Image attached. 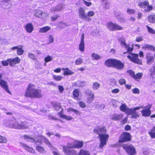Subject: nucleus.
I'll return each mask as SVG.
<instances>
[{"label":"nucleus","instance_id":"f257e3e1","mask_svg":"<svg viewBox=\"0 0 155 155\" xmlns=\"http://www.w3.org/2000/svg\"><path fill=\"white\" fill-rule=\"evenodd\" d=\"M64 139L68 143L67 146H62L64 153L66 155H78L77 153L72 148H81L83 144L82 141H78L69 136L65 137Z\"/></svg>","mask_w":155,"mask_h":155},{"label":"nucleus","instance_id":"f03ea898","mask_svg":"<svg viewBox=\"0 0 155 155\" xmlns=\"http://www.w3.org/2000/svg\"><path fill=\"white\" fill-rule=\"evenodd\" d=\"M94 132L99 134L100 142L99 147L101 149L103 148L104 146L106 145L109 137V135L106 133L105 128L97 127L94 130Z\"/></svg>","mask_w":155,"mask_h":155},{"label":"nucleus","instance_id":"7ed1b4c3","mask_svg":"<svg viewBox=\"0 0 155 155\" xmlns=\"http://www.w3.org/2000/svg\"><path fill=\"white\" fill-rule=\"evenodd\" d=\"M25 96L31 98H40L42 97V95L41 91L35 89L34 84H29L26 90Z\"/></svg>","mask_w":155,"mask_h":155},{"label":"nucleus","instance_id":"20e7f679","mask_svg":"<svg viewBox=\"0 0 155 155\" xmlns=\"http://www.w3.org/2000/svg\"><path fill=\"white\" fill-rule=\"evenodd\" d=\"M24 139L28 141L35 142L37 144H38V143L41 144L43 142H45L49 147H52L51 144L49 140L43 136H40L38 137V139L36 140V139H33L29 136L25 135L24 136Z\"/></svg>","mask_w":155,"mask_h":155},{"label":"nucleus","instance_id":"39448f33","mask_svg":"<svg viewBox=\"0 0 155 155\" xmlns=\"http://www.w3.org/2000/svg\"><path fill=\"white\" fill-rule=\"evenodd\" d=\"M106 26L109 30L111 31L121 30L123 28L118 24L111 21L107 22L106 24Z\"/></svg>","mask_w":155,"mask_h":155},{"label":"nucleus","instance_id":"423d86ee","mask_svg":"<svg viewBox=\"0 0 155 155\" xmlns=\"http://www.w3.org/2000/svg\"><path fill=\"white\" fill-rule=\"evenodd\" d=\"M138 54L132 53L130 52H129L128 55L127 56L128 58L131 61L135 63L141 64L142 61L138 58Z\"/></svg>","mask_w":155,"mask_h":155},{"label":"nucleus","instance_id":"0eeeda50","mask_svg":"<svg viewBox=\"0 0 155 155\" xmlns=\"http://www.w3.org/2000/svg\"><path fill=\"white\" fill-rule=\"evenodd\" d=\"M149 2L147 1H145L139 3L138 5L140 8H143L145 12H149L153 9V7L151 5H149Z\"/></svg>","mask_w":155,"mask_h":155},{"label":"nucleus","instance_id":"6e6552de","mask_svg":"<svg viewBox=\"0 0 155 155\" xmlns=\"http://www.w3.org/2000/svg\"><path fill=\"white\" fill-rule=\"evenodd\" d=\"M123 147L130 155H134L136 153L134 147L131 145H124Z\"/></svg>","mask_w":155,"mask_h":155},{"label":"nucleus","instance_id":"1a4fd4ad","mask_svg":"<svg viewBox=\"0 0 155 155\" xmlns=\"http://www.w3.org/2000/svg\"><path fill=\"white\" fill-rule=\"evenodd\" d=\"M151 107V105L148 104L143 108V110L141 111L142 115L145 117H147L150 116L151 114L150 109Z\"/></svg>","mask_w":155,"mask_h":155},{"label":"nucleus","instance_id":"9d476101","mask_svg":"<svg viewBox=\"0 0 155 155\" xmlns=\"http://www.w3.org/2000/svg\"><path fill=\"white\" fill-rule=\"evenodd\" d=\"M79 15L80 18L86 20L87 21L91 20V18L87 17L85 13V11L83 8H80L79 9Z\"/></svg>","mask_w":155,"mask_h":155},{"label":"nucleus","instance_id":"9b49d317","mask_svg":"<svg viewBox=\"0 0 155 155\" xmlns=\"http://www.w3.org/2000/svg\"><path fill=\"white\" fill-rule=\"evenodd\" d=\"M26 123L25 122H24L22 123V124H20L18 122H15L13 124L10 125L9 127H10L13 128L15 129H21L24 128H27L28 126H26L25 124Z\"/></svg>","mask_w":155,"mask_h":155},{"label":"nucleus","instance_id":"f8f14e48","mask_svg":"<svg viewBox=\"0 0 155 155\" xmlns=\"http://www.w3.org/2000/svg\"><path fill=\"white\" fill-rule=\"evenodd\" d=\"M130 140V134L124 132L121 135L119 141L120 142H124L129 141Z\"/></svg>","mask_w":155,"mask_h":155},{"label":"nucleus","instance_id":"ddd939ff","mask_svg":"<svg viewBox=\"0 0 155 155\" xmlns=\"http://www.w3.org/2000/svg\"><path fill=\"white\" fill-rule=\"evenodd\" d=\"M119 41L121 46L124 47L128 51L130 52L133 50V45H131L130 47L129 45L126 44L125 39L124 37L120 38L119 39Z\"/></svg>","mask_w":155,"mask_h":155},{"label":"nucleus","instance_id":"4468645a","mask_svg":"<svg viewBox=\"0 0 155 155\" xmlns=\"http://www.w3.org/2000/svg\"><path fill=\"white\" fill-rule=\"evenodd\" d=\"M124 67V64L120 61L116 59L114 68L118 70H121Z\"/></svg>","mask_w":155,"mask_h":155},{"label":"nucleus","instance_id":"2eb2a0df","mask_svg":"<svg viewBox=\"0 0 155 155\" xmlns=\"http://www.w3.org/2000/svg\"><path fill=\"white\" fill-rule=\"evenodd\" d=\"M0 85L7 92L10 93V92L8 89V86L7 83L6 81L2 79H0Z\"/></svg>","mask_w":155,"mask_h":155},{"label":"nucleus","instance_id":"dca6fc26","mask_svg":"<svg viewBox=\"0 0 155 155\" xmlns=\"http://www.w3.org/2000/svg\"><path fill=\"white\" fill-rule=\"evenodd\" d=\"M24 28L26 31L28 33L32 32L34 29L33 25L31 23H28L24 26Z\"/></svg>","mask_w":155,"mask_h":155},{"label":"nucleus","instance_id":"f3484780","mask_svg":"<svg viewBox=\"0 0 155 155\" xmlns=\"http://www.w3.org/2000/svg\"><path fill=\"white\" fill-rule=\"evenodd\" d=\"M20 144L21 147H23L26 150L29 152L33 154L35 153V151L32 148L26 145L25 144L22 143L21 142H20Z\"/></svg>","mask_w":155,"mask_h":155},{"label":"nucleus","instance_id":"a211bd4d","mask_svg":"<svg viewBox=\"0 0 155 155\" xmlns=\"http://www.w3.org/2000/svg\"><path fill=\"white\" fill-rule=\"evenodd\" d=\"M10 62V66H13L15 64H18L20 62L21 59L18 57H15L13 58H11L9 59Z\"/></svg>","mask_w":155,"mask_h":155},{"label":"nucleus","instance_id":"6ab92c4d","mask_svg":"<svg viewBox=\"0 0 155 155\" xmlns=\"http://www.w3.org/2000/svg\"><path fill=\"white\" fill-rule=\"evenodd\" d=\"M11 49L12 50H17V53L19 55L23 54L24 52V49L21 46L13 47L11 48Z\"/></svg>","mask_w":155,"mask_h":155},{"label":"nucleus","instance_id":"aec40b11","mask_svg":"<svg viewBox=\"0 0 155 155\" xmlns=\"http://www.w3.org/2000/svg\"><path fill=\"white\" fill-rule=\"evenodd\" d=\"M147 63L148 64L152 63L154 61L153 56L150 53H147L146 56Z\"/></svg>","mask_w":155,"mask_h":155},{"label":"nucleus","instance_id":"412c9836","mask_svg":"<svg viewBox=\"0 0 155 155\" xmlns=\"http://www.w3.org/2000/svg\"><path fill=\"white\" fill-rule=\"evenodd\" d=\"M115 60V59H108L105 61V64L108 67H114Z\"/></svg>","mask_w":155,"mask_h":155},{"label":"nucleus","instance_id":"4be33fe9","mask_svg":"<svg viewBox=\"0 0 155 155\" xmlns=\"http://www.w3.org/2000/svg\"><path fill=\"white\" fill-rule=\"evenodd\" d=\"M123 116V114H114L111 115L110 118L114 120H119L122 118Z\"/></svg>","mask_w":155,"mask_h":155},{"label":"nucleus","instance_id":"5701e85b","mask_svg":"<svg viewBox=\"0 0 155 155\" xmlns=\"http://www.w3.org/2000/svg\"><path fill=\"white\" fill-rule=\"evenodd\" d=\"M84 34H83L81 35V40L79 45V50L81 52H83L84 50Z\"/></svg>","mask_w":155,"mask_h":155},{"label":"nucleus","instance_id":"b1692460","mask_svg":"<svg viewBox=\"0 0 155 155\" xmlns=\"http://www.w3.org/2000/svg\"><path fill=\"white\" fill-rule=\"evenodd\" d=\"M63 4H60L55 7L52 8L51 9V12L54 13L57 11L61 10L64 9Z\"/></svg>","mask_w":155,"mask_h":155},{"label":"nucleus","instance_id":"393cba45","mask_svg":"<svg viewBox=\"0 0 155 155\" xmlns=\"http://www.w3.org/2000/svg\"><path fill=\"white\" fill-rule=\"evenodd\" d=\"M62 110L63 109H61V112L58 114V115L60 118H62L64 119L68 120H71L73 119V117L71 116L63 114L62 113Z\"/></svg>","mask_w":155,"mask_h":155},{"label":"nucleus","instance_id":"a878e982","mask_svg":"<svg viewBox=\"0 0 155 155\" xmlns=\"http://www.w3.org/2000/svg\"><path fill=\"white\" fill-rule=\"evenodd\" d=\"M120 108L121 111L124 112L127 115L130 110V108H129L125 104H122Z\"/></svg>","mask_w":155,"mask_h":155},{"label":"nucleus","instance_id":"bb28decb","mask_svg":"<svg viewBox=\"0 0 155 155\" xmlns=\"http://www.w3.org/2000/svg\"><path fill=\"white\" fill-rule=\"evenodd\" d=\"M131 110H130L127 115H131V118H137L139 117V115L137 112L136 111H133Z\"/></svg>","mask_w":155,"mask_h":155},{"label":"nucleus","instance_id":"cd10ccee","mask_svg":"<svg viewBox=\"0 0 155 155\" xmlns=\"http://www.w3.org/2000/svg\"><path fill=\"white\" fill-rule=\"evenodd\" d=\"M62 70L64 71L63 74L64 75H69L74 74V72L69 70L68 68H62Z\"/></svg>","mask_w":155,"mask_h":155},{"label":"nucleus","instance_id":"c85d7f7f","mask_svg":"<svg viewBox=\"0 0 155 155\" xmlns=\"http://www.w3.org/2000/svg\"><path fill=\"white\" fill-rule=\"evenodd\" d=\"M51 29V27L49 26H46L40 28L39 32L40 33H45Z\"/></svg>","mask_w":155,"mask_h":155},{"label":"nucleus","instance_id":"c756f323","mask_svg":"<svg viewBox=\"0 0 155 155\" xmlns=\"http://www.w3.org/2000/svg\"><path fill=\"white\" fill-rule=\"evenodd\" d=\"M142 48L145 50L152 51H154L155 50L154 47L153 46L147 44L143 45L142 47Z\"/></svg>","mask_w":155,"mask_h":155},{"label":"nucleus","instance_id":"7c9ffc66","mask_svg":"<svg viewBox=\"0 0 155 155\" xmlns=\"http://www.w3.org/2000/svg\"><path fill=\"white\" fill-rule=\"evenodd\" d=\"M35 67L38 69H41L42 68V65L41 63L38 61L36 60L35 61Z\"/></svg>","mask_w":155,"mask_h":155},{"label":"nucleus","instance_id":"2f4dec72","mask_svg":"<svg viewBox=\"0 0 155 155\" xmlns=\"http://www.w3.org/2000/svg\"><path fill=\"white\" fill-rule=\"evenodd\" d=\"M94 97V94H92L89 96L87 98V102L89 104L91 103L93 101Z\"/></svg>","mask_w":155,"mask_h":155},{"label":"nucleus","instance_id":"473e14b6","mask_svg":"<svg viewBox=\"0 0 155 155\" xmlns=\"http://www.w3.org/2000/svg\"><path fill=\"white\" fill-rule=\"evenodd\" d=\"M148 21L151 23L155 22V15H150L148 18Z\"/></svg>","mask_w":155,"mask_h":155},{"label":"nucleus","instance_id":"72a5a7b5","mask_svg":"<svg viewBox=\"0 0 155 155\" xmlns=\"http://www.w3.org/2000/svg\"><path fill=\"white\" fill-rule=\"evenodd\" d=\"M100 83L96 82L93 83L92 88L94 90H97L100 87Z\"/></svg>","mask_w":155,"mask_h":155},{"label":"nucleus","instance_id":"f704fd0d","mask_svg":"<svg viewBox=\"0 0 155 155\" xmlns=\"http://www.w3.org/2000/svg\"><path fill=\"white\" fill-rule=\"evenodd\" d=\"M149 134L152 138H155V127L149 132Z\"/></svg>","mask_w":155,"mask_h":155},{"label":"nucleus","instance_id":"c9c22d12","mask_svg":"<svg viewBox=\"0 0 155 155\" xmlns=\"http://www.w3.org/2000/svg\"><path fill=\"white\" fill-rule=\"evenodd\" d=\"M36 150L39 152L42 153H45L46 151L45 149L42 147H39L38 146H36Z\"/></svg>","mask_w":155,"mask_h":155},{"label":"nucleus","instance_id":"e433bc0d","mask_svg":"<svg viewBox=\"0 0 155 155\" xmlns=\"http://www.w3.org/2000/svg\"><path fill=\"white\" fill-rule=\"evenodd\" d=\"M102 4L106 9H108L109 6V3L107 0H102Z\"/></svg>","mask_w":155,"mask_h":155},{"label":"nucleus","instance_id":"4c0bfd02","mask_svg":"<svg viewBox=\"0 0 155 155\" xmlns=\"http://www.w3.org/2000/svg\"><path fill=\"white\" fill-rule=\"evenodd\" d=\"M54 38L53 36L51 35H49L47 39L48 43L49 44L53 42L54 41Z\"/></svg>","mask_w":155,"mask_h":155},{"label":"nucleus","instance_id":"58836bf2","mask_svg":"<svg viewBox=\"0 0 155 155\" xmlns=\"http://www.w3.org/2000/svg\"><path fill=\"white\" fill-rule=\"evenodd\" d=\"M67 111L68 112H73L76 114H80L78 110L73 109L71 107H70L69 108L68 110Z\"/></svg>","mask_w":155,"mask_h":155},{"label":"nucleus","instance_id":"ea45409f","mask_svg":"<svg viewBox=\"0 0 155 155\" xmlns=\"http://www.w3.org/2000/svg\"><path fill=\"white\" fill-rule=\"evenodd\" d=\"M91 57L93 59H95L96 60H98L100 59L101 58L100 55L95 53H93L91 54Z\"/></svg>","mask_w":155,"mask_h":155},{"label":"nucleus","instance_id":"a19ab883","mask_svg":"<svg viewBox=\"0 0 155 155\" xmlns=\"http://www.w3.org/2000/svg\"><path fill=\"white\" fill-rule=\"evenodd\" d=\"M73 95L74 97L77 99L79 95V91L78 89L74 90L73 92Z\"/></svg>","mask_w":155,"mask_h":155},{"label":"nucleus","instance_id":"79ce46f5","mask_svg":"<svg viewBox=\"0 0 155 155\" xmlns=\"http://www.w3.org/2000/svg\"><path fill=\"white\" fill-rule=\"evenodd\" d=\"M53 60V58L52 56L50 55H48L44 58V61L45 62H48L51 61Z\"/></svg>","mask_w":155,"mask_h":155},{"label":"nucleus","instance_id":"37998d69","mask_svg":"<svg viewBox=\"0 0 155 155\" xmlns=\"http://www.w3.org/2000/svg\"><path fill=\"white\" fill-rule=\"evenodd\" d=\"M54 79L57 81H61L63 78V77L59 75H56L54 74L53 75Z\"/></svg>","mask_w":155,"mask_h":155},{"label":"nucleus","instance_id":"c03bdc74","mask_svg":"<svg viewBox=\"0 0 155 155\" xmlns=\"http://www.w3.org/2000/svg\"><path fill=\"white\" fill-rule=\"evenodd\" d=\"M127 12L129 15H133L136 12L135 10L128 8L127 10Z\"/></svg>","mask_w":155,"mask_h":155},{"label":"nucleus","instance_id":"a18cd8bd","mask_svg":"<svg viewBox=\"0 0 155 155\" xmlns=\"http://www.w3.org/2000/svg\"><path fill=\"white\" fill-rule=\"evenodd\" d=\"M7 142V140L5 137L0 135V143H6Z\"/></svg>","mask_w":155,"mask_h":155},{"label":"nucleus","instance_id":"49530a36","mask_svg":"<svg viewBox=\"0 0 155 155\" xmlns=\"http://www.w3.org/2000/svg\"><path fill=\"white\" fill-rule=\"evenodd\" d=\"M58 25L60 28H63L66 26H69V25L64 22H61L59 23Z\"/></svg>","mask_w":155,"mask_h":155},{"label":"nucleus","instance_id":"de8ad7c7","mask_svg":"<svg viewBox=\"0 0 155 155\" xmlns=\"http://www.w3.org/2000/svg\"><path fill=\"white\" fill-rule=\"evenodd\" d=\"M10 61L9 60V59H8L5 61H3L2 62V64L4 66H7L9 64L10 65Z\"/></svg>","mask_w":155,"mask_h":155},{"label":"nucleus","instance_id":"09e8293b","mask_svg":"<svg viewBox=\"0 0 155 155\" xmlns=\"http://www.w3.org/2000/svg\"><path fill=\"white\" fill-rule=\"evenodd\" d=\"M79 155H89V153L88 151L81 150L80 151Z\"/></svg>","mask_w":155,"mask_h":155},{"label":"nucleus","instance_id":"8fccbe9b","mask_svg":"<svg viewBox=\"0 0 155 155\" xmlns=\"http://www.w3.org/2000/svg\"><path fill=\"white\" fill-rule=\"evenodd\" d=\"M42 13V11L41 10H37L35 13V16L39 17L41 18V13Z\"/></svg>","mask_w":155,"mask_h":155},{"label":"nucleus","instance_id":"3c124183","mask_svg":"<svg viewBox=\"0 0 155 155\" xmlns=\"http://www.w3.org/2000/svg\"><path fill=\"white\" fill-rule=\"evenodd\" d=\"M28 57L33 60H35L37 59L36 56L32 53H29L28 54Z\"/></svg>","mask_w":155,"mask_h":155},{"label":"nucleus","instance_id":"603ef678","mask_svg":"<svg viewBox=\"0 0 155 155\" xmlns=\"http://www.w3.org/2000/svg\"><path fill=\"white\" fill-rule=\"evenodd\" d=\"M143 76V74L141 73H137L134 76V78L135 79H140Z\"/></svg>","mask_w":155,"mask_h":155},{"label":"nucleus","instance_id":"864d4df0","mask_svg":"<svg viewBox=\"0 0 155 155\" xmlns=\"http://www.w3.org/2000/svg\"><path fill=\"white\" fill-rule=\"evenodd\" d=\"M146 27L147 28L148 31L152 34H155V30L150 27L148 25L146 26Z\"/></svg>","mask_w":155,"mask_h":155},{"label":"nucleus","instance_id":"5fc2aeb1","mask_svg":"<svg viewBox=\"0 0 155 155\" xmlns=\"http://www.w3.org/2000/svg\"><path fill=\"white\" fill-rule=\"evenodd\" d=\"M82 59L81 58H78L76 60L75 63L76 65H80L82 63Z\"/></svg>","mask_w":155,"mask_h":155},{"label":"nucleus","instance_id":"6e6d98bb","mask_svg":"<svg viewBox=\"0 0 155 155\" xmlns=\"http://www.w3.org/2000/svg\"><path fill=\"white\" fill-rule=\"evenodd\" d=\"M111 102L112 103V105L114 107H116L117 105L118 102L117 101L115 100H112L111 101Z\"/></svg>","mask_w":155,"mask_h":155},{"label":"nucleus","instance_id":"4d7b16f0","mask_svg":"<svg viewBox=\"0 0 155 155\" xmlns=\"http://www.w3.org/2000/svg\"><path fill=\"white\" fill-rule=\"evenodd\" d=\"M41 16L40 18H41L43 19L45 18L49 15L48 13L46 12H44L43 11H42V13H41Z\"/></svg>","mask_w":155,"mask_h":155},{"label":"nucleus","instance_id":"13d9d810","mask_svg":"<svg viewBox=\"0 0 155 155\" xmlns=\"http://www.w3.org/2000/svg\"><path fill=\"white\" fill-rule=\"evenodd\" d=\"M110 84L112 86H115L116 85V81L114 79H111L110 80Z\"/></svg>","mask_w":155,"mask_h":155},{"label":"nucleus","instance_id":"bf43d9fd","mask_svg":"<svg viewBox=\"0 0 155 155\" xmlns=\"http://www.w3.org/2000/svg\"><path fill=\"white\" fill-rule=\"evenodd\" d=\"M132 92L133 93L135 94H139L140 93V91L139 89L137 88H135L132 90Z\"/></svg>","mask_w":155,"mask_h":155},{"label":"nucleus","instance_id":"052dcab7","mask_svg":"<svg viewBox=\"0 0 155 155\" xmlns=\"http://www.w3.org/2000/svg\"><path fill=\"white\" fill-rule=\"evenodd\" d=\"M116 18L120 22L124 21V19L120 16H116Z\"/></svg>","mask_w":155,"mask_h":155},{"label":"nucleus","instance_id":"680f3d73","mask_svg":"<svg viewBox=\"0 0 155 155\" xmlns=\"http://www.w3.org/2000/svg\"><path fill=\"white\" fill-rule=\"evenodd\" d=\"M94 15V12L93 11H89L88 12L87 15V17H92Z\"/></svg>","mask_w":155,"mask_h":155},{"label":"nucleus","instance_id":"e2e57ef3","mask_svg":"<svg viewBox=\"0 0 155 155\" xmlns=\"http://www.w3.org/2000/svg\"><path fill=\"white\" fill-rule=\"evenodd\" d=\"M119 82L120 85H123L125 84L126 81L124 79L121 78L119 81Z\"/></svg>","mask_w":155,"mask_h":155},{"label":"nucleus","instance_id":"0e129e2a","mask_svg":"<svg viewBox=\"0 0 155 155\" xmlns=\"http://www.w3.org/2000/svg\"><path fill=\"white\" fill-rule=\"evenodd\" d=\"M127 72L130 75H131V76L133 77H134V74L133 71L131 70H129L127 71Z\"/></svg>","mask_w":155,"mask_h":155},{"label":"nucleus","instance_id":"69168bd1","mask_svg":"<svg viewBox=\"0 0 155 155\" xmlns=\"http://www.w3.org/2000/svg\"><path fill=\"white\" fill-rule=\"evenodd\" d=\"M97 108L99 109L102 110L105 107V105L104 104H101L100 105H98L96 106Z\"/></svg>","mask_w":155,"mask_h":155},{"label":"nucleus","instance_id":"338daca9","mask_svg":"<svg viewBox=\"0 0 155 155\" xmlns=\"http://www.w3.org/2000/svg\"><path fill=\"white\" fill-rule=\"evenodd\" d=\"M120 90L118 88L114 89L111 91V92L113 94H117L120 92Z\"/></svg>","mask_w":155,"mask_h":155},{"label":"nucleus","instance_id":"774afa93","mask_svg":"<svg viewBox=\"0 0 155 155\" xmlns=\"http://www.w3.org/2000/svg\"><path fill=\"white\" fill-rule=\"evenodd\" d=\"M61 108V106L59 104H57L54 106V109L56 110H59Z\"/></svg>","mask_w":155,"mask_h":155}]
</instances>
